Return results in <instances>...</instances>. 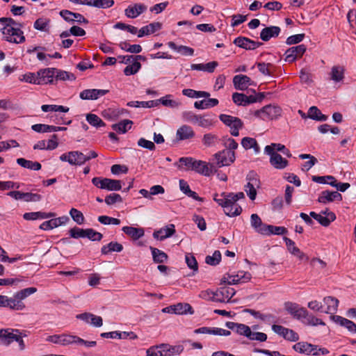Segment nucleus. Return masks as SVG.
I'll use <instances>...</instances> for the list:
<instances>
[{"mask_svg": "<svg viewBox=\"0 0 356 356\" xmlns=\"http://www.w3.org/2000/svg\"><path fill=\"white\" fill-rule=\"evenodd\" d=\"M0 24V31L3 34V40L15 44L23 43L25 41V36L22 31L24 26L22 23L17 22L11 17H1Z\"/></svg>", "mask_w": 356, "mask_h": 356, "instance_id": "nucleus-1", "label": "nucleus"}, {"mask_svg": "<svg viewBox=\"0 0 356 356\" xmlns=\"http://www.w3.org/2000/svg\"><path fill=\"white\" fill-rule=\"evenodd\" d=\"M245 195L243 192L237 193H222L220 197L216 195L213 200L224 209L225 214L229 217L237 216L241 214L242 209L236 202L244 198Z\"/></svg>", "mask_w": 356, "mask_h": 356, "instance_id": "nucleus-2", "label": "nucleus"}, {"mask_svg": "<svg viewBox=\"0 0 356 356\" xmlns=\"http://www.w3.org/2000/svg\"><path fill=\"white\" fill-rule=\"evenodd\" d=\"M175 165L180 170H193L207 177L215 172L213 163L197 160L193 157H181Z\"/></svg>", "mask_w": 356, "mask_h": 356, "instance_id": "nucleus-3", "label": "nucleus"}, {"mask_svg": "<svg viewBox=\"0 0 356 356\" xmlns=\"http://www.w3.org/2000/svg\"><path fill=\"white\" fill-rule=\"evenodd\" d=\"M184 350L181 345L171 346L168 343H161L152 346L146 350L147 356H175L180 355Z\"/></svg>", "mask_w": 356, "mask_h": 356, "instance_id": "nucleus-4", "label": "nucleus"}, {"mask_svg": "<svg viewBox=\"0 0 356 356\" xmlns=\"http://www.w3.org/2000/svg\"><path fill=\"white\" fill-rule=\"evenodd\" d=\"M235 159V153L233 151L222 150L216 153L212 159L215 171L217 168L230 165L234 162Z\"/></svg>", "mask_w": 356, "mask_h": 356, "instance_id": "nucleus-5", "label": "nucleus"}, {"mask_svg": "<svg viewBox=\"0 0 356 356\" xmlns=\"http://www.w3.org/2000/svg\"><path fill=\"white\" fill-rule=\"evenodd\" d=\"M219 119L225 125L229 128L230 134L233 136H238L239 135V130L243 127V122L240 118L229 115L220 114Z\"/></svg>", "mask_w": 356, "mask_h": 356, "instance_id": "nucleus-6", "label": "nucleus"}, {"mask_svg": "<svg viewBox=\"0 0 356 356\" xmlns=\"http://www.w3.org/2000/svg\"><path fill=\"white\" fill-rule=\"evenodd\" d=\"M92 183L99 188L107 191H120L122 188L121 181L108 178L94 177Z\"/></svg>", "mask_w": 356, "mask_h": 356, "instance_id": "nucleus-7", "label": "nucleus"}, {"mask_svg": "<svg viewBox=\"0 0 356 356\" xmlns=\"http://www.w3.org/2000/svg\"><path fill=\"white\" fill-rule=\"evenodd\" d=\"M282 109L277 106L267 105L254 112V116L263 120H270L281 115Z\"/></svg>", "mask_w": 356, "mask_h": 356, "instance_id": "nucleus-8", "label": "nucleus"}, {"mask_svg": "<svg viewBox=\"0 0 356 356\" xmlns=\"http://www.w3.org/2000/svg\"><path fill=\"white\" fill-rule=\"evenodd\" d=\"M63 162H67L71 165H82L85 163V154L79 151H70L61 154L59 157Z\"/></svg>", "mask_w": 356, "mask_h": 356, "instance_id": "nucleus-9", "label": "nucleus"}, {"mask_svg": "<svg viewBox=\"0 0 356 356\" xmlns=\"http://www.w3.org/2000/svg\"><path fill=\"white\" fill-rule=\"evenodd\" d=\"M248 183L245 186V191L252 200H255L257 196V188L259 187V180L256 174L251 172L248 177Z\"/></svg>", "mask_w": 356, "mask_h": 356, "instance_id": "nucleus-10", "label": "nucleus"}, {"mask_svg": "<svg viewBox=\"0 0 356 356\" xmlns=\"http://www.w3.org/2000/svg\"><path fill=\"white\" fill-rule=\"evenodd\" d=\"M252 278V275L248 272L238 271L236 275H227L224 277L222 281L228 284H237L238 283H245L249 282Z\"/></svg>", "mask_w": 356, "mask_h": 356, "instance_id": "nucleus-11", "label": "nucleus"}, {"mask_svg": "<svg viewBox=\"0 0 356 356\" xmlns=\"http://www.w3.org/2000/svg\"><path fill=\"white\" fill-rule=\"evenodd\" d=\"M0 307H8L10 309L17 311H22L26 307L25 305H22L19 301L17 300L15 294L13 297L11 298L0 295Z\"/></svg>", "mask_w": 356, "mask_h": 356, "instance_id": "nucleus-12", "label": "nucleus"}, {"mask_svg": "<svg viewBox=\"0 0 356 356\" xmlns=\"http://www.w3.org/2000/svg\"><path fill=\"white\" fill-rule=\"evenodd\" d=\"M305 44H299L288 49L285 52V60L288 63H293L296 59L301 58L306 51Z\"/></svg>", "mask_w": 356, "mask_h": 356, "instance_id": "nucleus-13", "label": "nucleus"}, {"mask_svg": "<svg viewBox=\"0 0 356 356\" xmlns=\"http://www.w3.org/2000/svg\"><path fill=\"white\" fill-rule=\"evenodd\" d=\"M74 339H76L75 335L62 334L49 336L46 341L61 346H68L74 344Z\"/></svg>", "mask_w": 356, "mask_h": 356, "instance_id": "nucleus-14", "label": "nucleus"}, {"mask_svg": "<svg viewBox=\"0 0 356 356\" xmlns=\"http://www.w3.org/2000/svg\"><path fill=\"white\" fill-rule=\"evenodd\" d=\"M216 302H227L234 296L236 291L234 288L225 286L218 289L216 291Z\"/></svg>", "mask_w": 356, "mask_h": 356, "instance_id": "nucleus-15", "label": "nucleus"}, {"mask_svg": "<svg viewBox=\"0 0 356 356\" xmlns=\"http://www.w3.org/2000/svg\"><path fill=\"white\" fill-rule=\"evenodd\" d=\"M56 68H46L38 72L39 85L53 83L56 76Z\"/></svg>", "mask_w": 356, "mask_h": 356, "instance_id": "nucleus-16", "label": "nucleus"}, {"mask_svg": "<svg viewBox=\"0 0 356 356\" xmlns=\"http://www.w3.org/2000/svg\"><path fill=\"white\" fill-rule=\"evenodd\" d=\"M8 195L15 200H24L25 202H38L42 198L41 195L38 193H23L19 191H10Z\"/></svg>", "mask_w": 356, "mask_h": 356, "instance_id": "nucleus-17", "label": "nucleus"}, {"mask_svg": "<svg viewBox=\"0 0 356 356\" xmlns=\"http://www.w3.org/2000/svg\"><path fill=\"white\" fill-rule=\"evenodd\" d=\"M76 318L94 327H99L103 325V319L101 316H96L89 312L77 314Z\"/></svg>", "mask_w": 356, "mask_h": 356, "instance_id": "nucleus-18", "label": "nucleus"}, {"mask_svg": "<svg viewBox=\"0 0 356 356\" xmlns=\"http://www.w3.org/2000/svg\"><path fill=\"white\" fill-rule=\"evenodd\" d=\"M147 9V6L143 3H134L129 5L124 10V15L131 19H134L138 17L140 14L145 12Z\"/></svg>", "mask_w": 356, "mask_h": 356, "instance_id": "nucleus-19", "label": "nucleus"}, {"mask_svg": "<svg viewBox=\"0 0 356 356\" xmlns=\"http://www.w3.org/2000/svg\"><path fill=\"white\" fill-rule=\"evenodd\" d=\"M108 92V90L86 89L80 92L79 97L83 100H96Z\"/></svg>", "mask_w": 356, "mask_h": 356, "instance_id": "nucleus-20", "label": "nucleus"}, {"mask_svg": "<svg viewBox=\"0 0 356 356\" xmlns=\"http://www.w3.org/2000/svg\"><path fill=\"white\" fill-rule=\"evenodd\" d=\"M175 233V227L173 224H169L153 233V237L159 241H163L172 236Z\"/></svg>", "mask_w": 356, "mask_h": 356, "instance_id": "nucleus-21", "label": "nucleus"}, {"mask_svg": "<svg viewBox=\"0 0 356 356\" xmlns=\"http://www.w3.org/2000/svg\"><path fill=\"white\" fill-rule=\"evenodd\" d=\"M234 43L238 47L246 50H253L262 44L261 42H255L248 38L238 37L234 40Z\"/></svg>", "mask_w": 356, "mask_h": 356, "instance_id": "nucleus-22", "label": "nucleus"}, {"mask_svg": "<svg viewBox=\"0 0 356 356\" xmlns=\"http://www.w3.org/2000/svg\"><path fill=\"white\" fill-rule=\"evenodd\" d=\"M339 300L334 297L332 296H326L323 300V312L326 314H334L337 312L338 306H339Z\"/></svg>", "mask_w": 356, "mask_h": 356, "instance_id": "nucleus-23", "label": "nucleus"}, {"mask_svg": "<svg viewBox=\"0 0 356 356\" xmlns=\"http://www.w3.org/2000/svg\"><path fill=\"white\" fill-rule=\"evenodd\" d=\"M19 333V330L14 329H1L0 330V341L5 346L10 345L13 341L17 334Z\"/></svg>", "mask_w": 356, "mask_h": 356, "instance_id": "nucleus-24", "label": "nucleus"}, {"mask_svg": "<svg viewBox=\"0 0 356 356\" xmlns=\"http://www.w3.org/2000/svg\"><path fill=\"white\" fill-rule=\"evenodd\" d=\"M68 220L69 218L66 216L53 218L49 220L43 222L40 225V228L43 230L52 229L54 228L58 227L62 225L65 224L67 222H68Z\"/></svg>", "mask_w": 356, "mask_h": 356, "instance_id": "nucleus-25", "label": "nucleus"}, {"mask_svg": "<svg viewBox=\"0 0 356 356\" xmlns=\"http://www.w3.org/2000/svg\"><path fill=\"white\" fill-rule=\"evenodd\" d=\"M60 15L67 22H77L78 23H85L87 24L88 22V19H86L82 15L79 13H72L68 10H62L60 12Z\"/></svg>", "mask_w": 356, "mask_h": 356, "instance_id": "nucleus-26", "label": "nucleus"}, {"mask_svg": "<svg viewBox=\"0 0 356 356\" xmlns=\"http://www.w3.org/2000/svg\"><path fill=\"white\" fill-rule=\"evenodd\" d=\"M341 201L342 196L337 191H324L320 194L318 201L320 203L327 204L333 201Z\"/></svg>", "mask_w": 356, "mask_h": 356, "instance_id": "nucleus-27", "label": "nucleus"}, {"mask_svg": "<svg viewBox=\"0 0 356 356\" xmlns=\"http://www.w3.org/2000/svg\"><path fill=\"white\" fill-rule=\"evenodd\" d=\"M284 240L291 254L296 256L300 261H307L309 259V257L295 245V243L291 239L284 237Z\"/></svg>", "mask_w": 356, "mask_h": 356, "instance_id": "nucleus-28", "label": "nucleus"}, {"mask_svg": "<svg viewBox=\"0 0 356 356\" xmlns=\"http://www.w3.org/2000/svg\"><path fill=\"white\" fill-rule=\"evenodd\" d=\"M195 134L193 128L188 125L181 126L176 132V138L178 140H190L195 137Z\"/></svg>", "mask_w": 356, "mask_h": 356, "instance_id": "nucleus-29", "label": "nucleus"}, {"mask_svg": "<svg viewBox=\"0 0 356 356\" xmlns=\"http://www.w3.org/2000/svg\"><path fill=\"white\" fill-rule=\"evenodd\" d=\"M270 156V163L275 169L283 170L289 165V161L278 153L268 154Z\"/></svg>", "mask_w": 356, "mask_h": 356, "instance_id": "nucleus-30", "label": "nucleus"}, {"mask_svg": "<svg viewBox=\"0 0 356 356\" xmlns=\"http://www.w3.org/2000/svg\"><path fill=\"white\" fill-rule=\"evenodd\" d=\"M309 215L324 227H327L331 222L336 219V216L333 212L327 213L326 216H323L321 213H316L314 211H311Z\"/></svg>", "mask_w": 356, "mask_h": 356, "instance_id": "nucleus-31", "label": "nucleus"}, {"mask_svg": "<svg viewBox=\"0 0 356 356\" xmlns=\"http://www.w3.org/2000/svg\"><path fill=\"white\" fill-rule=\"evenodd\" d=\"M233 84L236 90H245L252 84V81L248 76L239 74L234 76Z\"/></svg>", "mask_w": 356, "mask_h": 356, "instance_id": "nucleus-32", "label": "nucleus"}, {"mask_svg": "<svg viewBox=\"0 0 356 356\" xmlns=\"http://www.w3.org/2000/svg\"><path fill=\"white\" fill-rule=\"evenodd\" d=\"M330 318L335 323L346 327L348 331L353 333L356 332V324L352 321L337 315H331Z\"/></svg>", "mask_w": 356, "mask_h": 356, "instance_id": "nucleus-33", "label": "nucleus"}, {"mask_svg": "<svg viewBox=\"0 0 356 356\" xmlns=\"http://www.w3.org/2000/svg\"><path fill=\"white\" fill-rule=\"evenodd\" d=\"M232 99L236 104L244 106L257 102V99L254 96H248L245 94L238 92L233 93Z\"/></svg>", "mask_w": 356, "mask_h": 356, "instance_id": "nucleus-34", "label": "nucleus"}, {"mask_svg": "<svg viewBox=\"0 0 356 356\" xmlns=\"http://www.w3.org/2000/svg\"><path fill=\"white\" fill-rule=\"evenodd\" d=\"M317 346L308 342L300 341L293 346V349L301 354L313 355V351L316 350Z\"/></svg>", "mask_w": 356, "mask_h": 356, "instance_id": "nucleus-35", "label": "nucleus"}, {"mask_svg": "<svg viewBox=\"0 0 356 356\" xmlns=\"http://www.w3.org/2000/svg\"><path fill=\"white\" fill-rule=\"evenodd\" d=\"M194 332L196 334H209L219 336H229L231 334L230 331L222 328L208 327H200L196 329Z\"/></svg>", "mask_w": 356, "mask_h": 356, "instance_id": "nucleus-36", "label": "nucleus"}, {"mask_svg": "<svg viewBox=\"0 0 356 356\" xmlns=\"http://www.w3.org/2000/svg\"><path fill=\"white\" fill-rule=\"evenodd\" d=\"M225 325L228 329L236 332L240 335L245 336L247 338L248 334H250V327L245 324L234 322H227Z\"/></svg>", "mask_w": 356, "mask_h": 356, "instance_id": "nucleus-37", "label": "nucleus"}, {"mask_svg": "<svg viewBox=\"0 0 356 356\" xmlns=\"http://www.w3.org/2000/svg\"><path fill=\"white\" fill-rule=\"evenodd\" d=\"M31 129L38 133H47L55 132L58 131H65L67 127H56L52 125H47L43 124H35L32 125Z\"/></svg>", "mask_w": 356, "mask_h": 356, "instance_id": "nucleus-38", "label": "nucleus"}, {"mask_svg": "<svg viewBox=\"0 0 356 356\" xmlns=\"http://www.w3.org/2000/svg\"><path fill=\"white\" fill-rule=\"evenodd\" d=\"M280 33V28L275 26L266 27L261 30L260 38L263 41H268L272 38L278 36Z\"/></svg>", "mask_w": 356, "mask_h": 356, "instance_id": "nucleus-39", "label": "nucleus"}, {"mask_svg": "<svg viewBox=\"0 0 356 356\" xmlns=\"http://www.w3.org/2000/svg\"><path fill=\"white\" fill-rule=\"evenodd\" d=\"M162 24L160 22H153L147 26L142 27L138 31V36L139 38L143 37L144 35H147L152 33H155L156 31L160 30L161 29Z\"/></svg>", "mask_w": 356, "mask_h": 356, "instance_id": "nucleus-40", "label": "nucleus"}, {"mask_svg": "<svg viewBox=\"0 0 356 356\" xmlns=\"http://www.w3.org/2000/svg\"><path fill=\"white\" fill-rule=\"evenodd\" d=\"M170 310L172 313L176 314H185L189 313L193 314V309L188 303H177V305H171Z\"/></svg>", "mask_w": 356, "mask_h": 356, "instance_id": "nucleus-41", "label": "nucleus"}, {"mask_svg": "<svg viewBox=\"0 0 356 356\" xmlns=\"http://www.w3.org/2000/svg\"><path fill=\"white\" fill-rule=\"evenodd\" d=\"M122 230L134 240H137L144 236L145 232L143 228L124 226Z\"/></svg>", "mask_w": 356, "mask_h": 356, "instance_id": "nucleus-42", "label": "nucleus"}, {"mask_svg": "<svg viewBox=\"0 0 356 356\" xmlns=\"http://www.w3.org/2000/svg\"><path fill=\"white\" fill-rule=\"evenodd\" d=\"M250 223L251 226L255 229V231L263 235V230H266V227L268 225L264 224L261 221L260 217L256 214L253 213L250 216Z\"/></svg>", "mask_w": 356, "mask_h": 356, "instance_id": "nucleus-43", "label": "nucleus"}, {"mask_svg": "<svg viewBox=\"0 0 356 356\" xmlns=\"http://www.w3.org/2000/svg\"><path fill=\"white\" fill-rule=\"evenodd\" d=\"M168 45L170 49L179 53L182 56H193L194 54V49L187 46H177L174 42H169Z\"/></svg>", "mask_w": 356, "mask_h": 356, "instance_id": "nucleus-44", "label": "nucleus"}, {"mask_svg": "<svg viewBox=\"0 0 356 356\" xmlns=\"http://www.w3.org/2000/svg\"><path fill=\"white\" fill-rule=\"evenodd\" d=\"M218 65V64L216 61L209 62L206 64H192L191 65V69L193 70L204 71L211 73L214 71Z\"/></svg>", "mask_w": 356, "mask_h": 356, "instance_id": "nucleus-45", "label": "nucleus"}, {"mask_svg": "<svg viewBox=\"0 0 356 356\" xmlns=\"http://www.w3.org/2000/svg\"><path fill=\"white\" fill-rule=\"evenodd\" d=\"M16 162L22 167L33 170H39L42 168L41 164L39 162L26 160L24 158L17 159Z\"/></svg>", "mask_w": 356, "mask_h": 356, "instance_id": "nucleus-46", "label": "nucleus"}, {"mask_svg": "<svg viewBox=\"0 0 356 356\" xmlns=\"http://www.w3.org/2000/svg\"><path fill=\"white\" fill-rule=\"evenodd\" d=\"M150 250L152 252L154 262L157 264H162L167 261L168 257L166 253L158 248L153 247H150Z\"/></svg>", "mask_w": 356, "mask_h": 356, "instance_id": "nucleus-47", "label": "nucleus"}, {"mask_svg": "<svg viewBox=\"0 0 356 356\" xmlns=\"http://www.w3.org/2000/svg\"><path fill=\"white\" fill-rule=\"evenodd\" d=\"M241 145L245 149H253L256 154L260 151L259 145L257 140L250 137H245L241 140Z\"/></svg>", "mask_w": 356, "mask_h": 356, "instance_id": "nucleus-48", "label": "nucleus"}, {"mask_svg": "<svg viewBox=\"0 0 356 356\" xmlns=\"http://www.w3.org/2000/svg\"><path fill=\"white\" fill-rule=\"evenodd\" d=\"M330 79L335 81L339 82L344 79V68L342 66L335 65L331 69Z\"/></svg>", "mask_w": 356, "mask_h": 356, "instance_id": "nucleus-49", "label": "nucleus"}, {"mask_svg": "<svg viewBox=\"0 0 356 356\" xmlns=\"http://www.w3.org/2000/svg\"><path fill=\"white\" fill-rule=\"evenodd\" d=\"M123 250L122 244L118 242L111 241L108 244L102 246L101 252L103 254H108L111 252H120Z\"/></svg>", "mask_w": 356, "mask_h": 356, "instance_id": "nucleus-50", "label": "nucleus"}, {"mask_svg": "<svg viewBox=\"0 0 356 356\" xmlns=\"http://www.w3.org/2000/svg\"><path fill=\"white\" fill-rule=\"evenodd\" d=\"M195 124L202 128L209 129L213 127L214 122L209 115H199Z\"/></svg>", "mask_w": 356, "mask_h": 356, "instance_id": "nucleus-51", "label": "nucleus"}, {"mask_svg": "<svg viewBox=\"0 0 356 356\" xmlns=\"http://www.w3.org/2000/svg\"><path fill=\"white\" fill-rule=\"evenodd\" d=\"M37 289L35 287H29L17 291L15 295L17 300L19 301L22 305H25L22 300L28 296L35 293Z\"/></svg>", "mask_w": 356, "mask_h": 356, "instance_id": "nucleus-52", "label": "nucleus"}, {"mask_svg": "<svg viewBox=\"0 0 356 356\" xmlns=\"http://www.w3.org/2000/svg\"><path fill=\"white\" fill-rule=\"evenodd\" d=\"M308 117L317 121H325L327 116L323 114L316 106H312L308 111Z\"/></svg>", "mask_w": 356, "mask_h": 356, "instance_id": "nucleus-53", "label": "nucleus"}, {"mask_svg": "<svg viewBox=\"0 0 356 356\" xmlns=\"http://www.w3.org/2000/svg\"><path fill=\"white\" fill-rule=\"evenodd\" d=\"M133 122L129 120H124L118 124H114L112 128L120 134H124L131 129Z\"/></svg>", "mask_w": 356, "mask_h": 356, "instance_id": "nucleus-54", "label": "nucleus"}, {"mask_svg": "<svg viewBox=\"0 0 356 356\" xmlns=\"http://www.w3.org/2000/svg\"><path fill=\"white\" fill-rule=\"evenodd\" d=\"M266 230H263V235H282L287 233V229L284 227H277L273 225H268L266 227Z\"/></svg>", "mask_w": 356, "mask_h": 356, "instance_id": "nucleus-55", "label": "nucleus"}, {"mask_svg": "<svg viewBox=\"0 0 356 356\" xmlns=\"http://www.w3.org/2000/svg\"><path fill=\"white\" fill-rule=\"evenodd\" d=\"M218 141V137L212 133L205 134L202 139L203 145L207 147L214 146Z\"/></svg>", "mask_w": 356, "mask_h": 356, "instance_id": "nucleus-56", "label": "nucleus"}, {"mask_svg": "<svg viewBox=\"0 0 356 356\" xmlns=\"http://www.w3.org/2000/svg\"><path fill=\"white\" fill-rule=\"evenodd\" d=\"M41 109L44 112L55 111V112L67 113L69 111L70 108L68 107L60 106V105L44 104L41 106Z\"/></svg>", "mask_w": 356, "mask_h": 356, "instance_id": "nucleus-57", "label": "nucleus"}, {"mask_svg": "<svg viewBox=\"0 0 356 356\" xmlns=\"http://www.w3.org/2000/svg\"><path fill=\"white\" fill-rule=\"evenodd\" d=\"M158 105L157 102L155 101H147V102H139V101H132L129 102L127 104V106L131 107H143V108H152L154 106H156Z\"/></svg>", "mask_w": 356, "mask_h": 356, "instance_id": "nucleus-58", "label": "nucleus"}, {"mask_svg": "<svg viewBox=\"0 0 356 356\" xmlns=\"http://www.w3.org/2000/svg\"><path fill=\"white\" fill-rule=\"evenodd\" d=\"M75 79L76 76L74 75V74L56 69L55 80L74 81Z\"/></svg>", "mask_w": 356, "mask_h": 356, "instance_id": "nucleus-59", "label": "nucleus"}, {"mask_svg": "<svg viewBox=\"0 0 356 356\" xmlns=\"http://www.w3.org/2000/svg\"><path fill=\"white\" fill-rule=\"evenodd\" d=\"M86 120L90 125L95 127H104L105 125L102 119L95 114H88L86 115Z\"/></svg>", "mask_w": 356, "mask_h": 356, "instance_id": "nucleus-60", "label": "nucleus"}, {"mask_svg": "<svg viewBox=\"0 0 356 356\" xmlns=\"http://www.w3.org/2000/svg\"><path fill=\"white\" fill-rule=\"evenodd\" d=\"M132 62L131 65H127L124 70V73L126 76L135 74L141 67V65L138 61Z\"/></svg>", "mask_w": 356, "mask_h": 356, "instance_id": "nucleus-61", "label": "nucleus"}, {"mask_svg": "<svg viewBox=\"0 0 356 356\" xmlns=\"http://www.w3.org/2000/svg\"><path fill=\"white\" fill-rule=\"evenodd\" d=\"M70 215L73 219L74 222H76L78 225L83 224L85 221V218L82 212L79 211L76 209L72 208L70 211Z\"/></svg>", "mask_w": 356, "mask_h": 356, "instance_id": "nucleus-62", "label": "nucleus"}, {"mask_svg": "<svg viewBox=\"0 0 356 356\" xmlns=\"http://www.w3.org/2000/svg\"><path fill=\"white\" fill-rule=\"evenodd\" d=\"M50 20L46 18L38 19L33 24V27L41 31H47V27L49 24Z\"/></svg>", "mask_w": 356, "mask_h": 356, "instance_id": "nucleus-63", "label": "nucleus"}, {"mask_svg": "<svg viewBox=\"0 0 356 356\" xmlns=\"http://www.w3.org/2000/svg\"><path fill=\"white\" fill-rule=\"evenodd\" d=\"M102 237L103 235L101 233L96 232L93 229H86L85 238H88L93 241H99L102 240Z\"/></svg>", "mask_w": 356, "mask_h": 356, "instance_id": "nucleus-64", "label": "nucleus"}]
</instances>
